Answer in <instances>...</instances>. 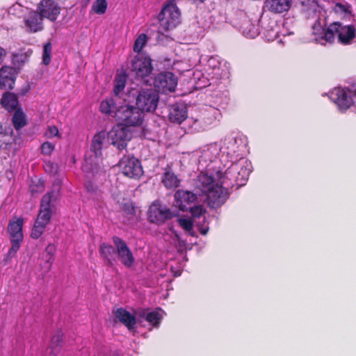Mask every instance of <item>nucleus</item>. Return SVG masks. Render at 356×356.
<instances>
[{"mask_svg": "<svg viewBox=\"0 0 356 356\" xmlns=\"http://www.w3.org/2000/svg\"><path fill=\"white\" fill-rule=\"evenodd\" d=\"M47 47V52H51V43L49 42H46V48Z\"/></svg>", "mask_w": 356, "mask_h": 356, "instance_id": "nucleus-50", "label": "nucleus"}, {"mask_svg": "<svg viewBox=\"0 0 356 356\" xmlns=\"http://www.w3.org/2000/svg\"><path fill=\"white\" fill-rule=\"evenodd\" d=\"M44 213H43L42 211H40L31 232L33 238H38L42 234L44 230Z\"/></svg>", "mask_w": 356, "mask_h": 356, "instance_id": "nucleus-30", "label": "nucleus"}, {"mask_svg": "<svg viewBox=\"0 0 356 356\" xmlns=\"http://www.w3.org/2000/svg\"><path fill=\"white\" fill-rule=\"evenodd\" d=\"M159 101L158 92L152 88L140 89L136 97V105L143 112L153 113L157 108Z\"/></svg>", "mask_w": 356, "mask_h": 356, "instance_id": "nucleus-5", "label": "nucleus"}, {"mask_svg": "<svg viewBox=\"0 0 356 356\" xmlns=\"http://www.w3.org/2000/svg\"><path fill=\"white\" fill-rule=\"evenodd\" d=\"M1 104L8 111L17 109L18 104L17 97L13 93H6L1 99Z\"/></svg>", "mask_w": 356, "mask_h": 356, "instance_id": "nucleus-31", "label": "nucleus"}, {"mask_svg": "<svg viewBox=\"0 0 356 356\" xmlns=\"http://www.w3.org/2000/svg\"><path fill=\"white\" fill-rule=\"evenodd\" d=\"M115 316L129 330H133L136 324L135 316L122 307L117 309Z\"/></svg>", "mask_w": 356, "mask_h": 356, "instance_id": "nucleus-24", "label": "nucleus"}, {"mask_svg": "<svg viewBox=\"0 0 356 356\" xmlns=\"http://www.w3.org/2000/svg\"><path fill=\"white\" fill-rule=\"evenodd\" d=\"M162 319L161 315L157 311H152L147 313L146 321L154 327H159Z\"/></svg>", "mask_w": 356, "mask_h": 356, "instance_id": "nucleus-34", "label": "nucleus"}, {"mask_svg": "<svg viewBox=\"0 0 356 356\" xmlns=\"http://www.w3.org/2000/svg\"><path fill=\"white\" fill-rule=\"evenodd\" d=\"M42 58L43 59H44V54L42 55Z\"/></svg>", "mask_w": 356, "mask_h": 356, "instance_id": "nucleus-53", "label": "nucleus"}, {"mask_svg": "<svg viewBox=\"0 0 356 356\" xmlns=\"http://www.w3.org/2000/svg\"><path fill=\"white\" fill-rule=\"evenodd\" d=\"M189 211L193 218H200L206 210L202 205H197L191 207Z\"/></svg>", "mask_w": 356, "mask_h": 356, "instance_id": "nucleus-41", "label": "nucleus"}, {"mask_svg": "<svg viewBox=\"0 0 356 356\" xmlns=\"http://www.w3.org/2000/svg\"><path fill=\"white\" fill-rule=\"evenodd\" d=\"M338 22H333L327 28L323 30L322 35L320 40H324L325 42L332 43L337 35Z\"/></svg>", "mask_w": 356, "mask_h": 356, "instance_id": "nucleus-27", "label": "nucleus"}, {"mask_svg": "<svg viewBox=\"0 0 356 356\" xmlns=\"http://www.w3.org/2000/svg\"><path fill=\"white\" fill-rule=\"evenodd\" d=\"M112 239L116 249V254L122 264L127 268H131L135 263V258L126 242L117 236H113Z\"/></svg>", "mask_w": 356, "mask_h": 356, "instance_id": "nucleus-11", "label": "nucleus"}, {"mask_svg": "<svg viewBox=\"0 0 356 356\" xmlns=\"http://www.w3.org/2000/svg\"><path fill=\"white\" fill-rule=\"evenodd\" d=\"M207 232H208V229H201L200 230V232L202 234H203V235L207 234Z\"/></svg>", "mask_w": 356, "mask_h": 356, "instance_id": "nucleus-51", "label": "nucleus"}, {"mask_svg": "<svg viewBox=\"0 0 356 356\" xmlns=\"http://www.w3.org/2000/svg\"><path fill=\"white\" fill-rule=\"evenodd\" d=\"M38 10L39 13H32L30 16L25 19L27 29L32 32H36L42 29L43 8H42V6H40Z\"/></svg>", "mask_w": 356, "mask_h": 356, "instance_id": "nucleus-22", "label": "nucleus"}, {"mask_svg": "<svg viewBox=\"0 0 356 356\" xmlns=\"http://www.w3.org/2000/svg\"><path fill=\"white\" fill-rule=\"evenodd\" d=\"M147 312H146L145 310H140V311H138L136 314V323H141L143 321V320H145L146 321V316H147Z\"/></svg>", "mask_w": 356, "mask_h": 356, "instance_id": "nucleus-42", "label": "nucleus"}, {"mask_svg": "<svg viewBox=\"0 0 356 356\" xmlns=\"http://www.w3.org/2000/svg\"><path fill=\"white\" fill-rule=\"evenodd\" d=\"M178 224L191 236H193V222L190 218H180L177 220Z\"/></svg>", "mask_w": 356, "mask_h": 356, "instance_id": "nucleus-37", "label": "nucleus"}, {"mask_svg": "<svg viewBox=\"0 0 356 356\" xmlns=\"http://www.w3.org/2000/svg\"><path fill=\"white\" fill-rule=\"evenodd\" d=\"M226 174L227 172L223 173L221 171H218L216 172L217 182L205 193L207 204L211 209L220 207L228 198L227 190L222 186Z\"/></svg>", "mask_w": 356, "mask_h": 356, "instance_id": "nucleus-3", "label": "nucleus"}, {"mask_svg": "<svg viewBox=\"0 0 356 356\" xmlns=\"http://www.w3.org/2000/svg\"><path fill=\"white\" fill-rule=\"evenodd\" d=\"M121 209L127 215L134 216L136 214V207L131 202H127L122 204Z\"/></svg>", "mask_w": 356, "mask_h": 356, "instance_id": "nucleus-39", "label": "nucleus"}, {"mask_svg": "<svg viewBox=\"0 0 356 356\" xmlns=\"http://www.w3.org/2000/svg\"><path fill=\"white\" fill-rule=\"evenodd\" d=\"M143 119L144 113L137 106H121L115 111V120L127 128L140 125Z\"/></svg>", "mask_w": 356, "mask_h": 356, "instance_id": "nucleus-2", "label": "nucleus"}, {"mask_svg": "<svg viewBox=\"0 0 356 356\" xmlns=\"http://www.w3.org/2000/svg\"><path fill=\"white\" fill-rule=\"evenodd\" d=\"M60 8L53 0H46V18L54 22L60 14Z\"/></svg>", "mask_w": 356, "mask_h": 356, "instance_id": "nucleus-26", "label": "nucleus"}, {"mask_svg": "<svg viewBox=\"0 0 356 356\" xmlns=\"http://www.w3.org/2000/svg\"><path fill=\"white\" fill-rule=\"evenodd\" d=\"M55 149V145L52 143L46 141V154H51Z\"/></svg>", "mask_w": 356, "mask_h": 356, "instance_id": "nucleus-46", "label": "nucleus"}, {"mask_svg": "<svg viewBox=\"0 0 356 356\" xmlns=\"http://www.w3.org/2000/svg\"><path fill=\"white\" fill-rule=\"evenodd\" d=\"M63 337L62 332L57 331L51 339L50 348L51 349V353L54 355H56L61 350Z\"/></svg>", "mask_w": 356, "mask_h": 356, "instance_id": "nucleus-32", "label": "nucleus"}, {"mask_svg": "<svg viewBox=\"0 0 356 356\" xmlns=\"http://www.w3.org/2000/svg\"><path fill=\"white\" fill-rule=\"evenodd\" d=\"M131 138L132 134L130 129L119 123L114 126L108 134V141L119 150L126 149L127 143Z\"/></svg>", "mask_w": 356, "mask_h": 356, "instance_id": "nucleus-7", "label": "nucleus"}, {"mask_svg": "<svg viewBox=\"0 0 356 356\" xmlns=\"http://www.w3.org/2000/svg\"><path fill=\"white\" fill-rule=\"evenodd\" d=\"M107 6L106 0H96L92 6L91 10L96 14L103 15L106 11Z\"/></svg>", "mask_w": 356, "mask_h": 356, "instance_id": "nucleus-35", "label": "nucleus"}, {"mask_svg": "<svg viewBox=\"0 0 356 356\" xmlns=\"http://www.w3.org/2000/svg\"><path fill=\"white\" fill-rule=\"evenodd\" d=\"M337 35L340 43L343 44H348L350 41L355 37V29L353 25L343 26L341 23L338 22Z\"/></svg>", "mask_w": 356, "mask_h": 356, "instance_id": "nucleus-20", "label": "nucleus"}, {"mask_svg": "<svg viewBox=\"0 0 356 356\" xmlns=\"http://www.w3.org/2000/svg\"><path fill=\"white\" fill-rule=\"evenodd\" d=\"M24 219L20 217H13L9 222L8 232L13 243L10 252H17L19 248V243L23 239L22 226Z\"/></svg>", "mask_w": 356, "mask_h": 356, "instance_id": "nucleus-12", "label": "nucleus"}, {"mask_svg": "<svg viewBox=\"0 0 356 356\" xmlns=\"http://www.w3.org/2000/svg\"><path fill=\"white\" fill-rule=\"evenodd\" d=\"M197 193L189 191L178 190L175 193L174 197L176 205L181 211H187L188 206L197 200Z\"/></svg>", "mask_w": 356, "mask_h": 356, "instance_id": "nucleus-15", "label": "nucleus"}, {"mask_svg": "<svg viewBox=\"0 0 356 356\" xmlns=\"http://www.w3.org/2000/svg\"><path fill=\"white\" fill-rule=\"evenodd\" d=\"M187 108L184 104H173L169 113V120L173 123L181 124L187 118Z\"/></svg>", "mask_w": 356, "mask_h": 356, "instance_id": "nucleus-23", "label": "nucleus"}, {"mask_svg": "<svg viewBox=\"0 0 356 356\" xmlns=\"http://www.w3.org/2000/svg\"><path fill=\"white\" fill-rule=\"evenodd\" d=\"M154 85L163 92H173L177 85V80L172 72H161L154 77Z\"/></svg>", "mask_w": 356, "mask_h": 356, "instance_id": "nucleus-13", "label": "nucleus"}, {"mask_svg": "<svg viewBox=\"0 0 356 356\" xmlns=\"http://www.w3.org/2000/svg\"><path fill=\"white\" fill-rule=\"evenodd\" d=\"M180 12L176 0H168L158 15L160 27L165 31L175 28L179 23Z\"/></svg>", "mask_w": 356, "mask_h": 356, "instance_id": "nucleus-4", "label": "nucleus"}, {"mask_svg": "<svg viewBox=\"0 0 356 356\" xmlns=\"http://www.w3.org/2000/svg\"><path fill=\"white\" fill-rule=\"evenodd\" d=\"M330 98L341 111H346L353 104L351 95L343 88H334L331 92Z\"/></svg>", "mask_w": 356, "mask_h": 356, "instance_id": "nucleus-14", "label": "nucleus"}, {"mask_svg": "<svg viewBox=\"0 0 356 356\" xmlns=\"http://www.w3.org/2000/svg\"><path fill=\"white\" fill-rule=\"evenodd\" d=\"M51 60V52H47V48L46 49V65H47Z\"/></svg>", "mask_w": 356, "mask_h": 356, "instance_id": "nucleus-47", "label": "nucleus"}, {"mask_svg": "<svg viewBox=\"0 0 356 356\" xmlns=\"http://www.w3.org/2000/svg\"><path fill=\"white\" fill-rule=\"evenodd\" d=\"M292 0H265L264 8L270 13L281 14L291 7Z\"/></svg>", "mask_w": 356, "mask_h": 356, "instance_id": "nucleus-17", "label": "nucleus"}, {"mask_svg": "<svg viewBox=\"0 0 356 356\" xmlns=\"http://www.w3.org/2000/svg\"><path fill=\"white\" fill-rule=\"evenodd\" d=\"M163 173L161 177V183L168 189H174L179 187L180 180L175 175L170 165L168 164L163 169Z\"/></svg>", "mask_w": 356, "mask_h": 356, "instance_id": "nucleus-19", "label": "nucleus"}, {"mask_svg": "<svg viewBox=\"0 0 356 356\" xmlns=\"http://www.w3.org/2000/svg\"><path fill=\"white\" fill-rule=\"evenodd\" d=\"M250 173V170L247 168L246 167L243 169V168H241V170L238 171V175H242V180H247L248 178V176Z\"/></svg>", "mask_w": 356, "mask_h": 356, "instance_id": "nucleus-44", "label": "nucleus"}, {"mask_svg": "<svg viewBox=\"0 0 356 356\" xmlns=\"http://www.w3.org/2000/svg\"><path fill=\"white\" fill-rule=\"evenodd\" d=\"M147 41V36L145 33L140 34L134 42V51L140 53L145 46Z\"/></svg>", "mask_w": 356, "mask_h": 356, "instance_id": "nucleus-36", "label": "nucleus"}, {"mask_svg": "<svg viewBox=\"0 0 356 356\" xmlns=\"http://www.w3.org/2000/svg\"><path fill=\"white\" fill-rule=\"evenodd\" d=\"M13 122L15 129H20L26 124V117L21 109H15Z\"/></svg>", "mask_w": 356, "mask_h": 356, "instance_id": "nucleus-33", "label": "nucleus"}, {"mask_svg": "<svg viewBox=\"0 0 356 356\" xmlns=\"http://www.w3.org/2000/svg\"><path fill=\"white\" fill-rule=\"evenodd\" d=\"M214 179L215 178L207 172H200L195 180V189L205 193L216 184H214Z\"/></svg>", "mask_w": 356, "mask_h": 356, "instance_id": "nucleus-21", "label": "nucleus"}, {"mask_svg": "<svg viewBox=\"0 0 356 356\" xmlns=\"http://www.w3.org/2000/svg\"><path fill=\"white\" fill-rule=\"evenodd\" d=\"M119 107H117L115 100L113 98L102 101L100 104V111L102 113L112 115L115 119V111Z\"/></svg>", "mask_w": 356, "mask_h": 356, "instance_id": "nucleus-28", "label": "nucleus"}, {"mask_svg": "<svg viewBox=\"0 0 356 356\" xmlns=\"http://www.w3.org/2000/svg\"><path fill=\"white\" fill-rule=\"evenodd\" d=\"M56 251V250L54 245L49 244L46 247V263H51L54 261Z\"/></svg>", "mask_w": 356, "mask_h": 356, "instance_id": "nucleus-40", "label": "nucleus"}, {"mask_svg": "<svg viewBox=\"0 0 356 356\" xmlns=\"http://www.w3.org/2000/svg\"><path fill=\"white\" fill-rule=\"evenodd\" d=\"M248 27H250V30L248 32H245V31H243V33L247 36V37H249V38H254L256 35H257V31H252L251 29H253V26L250 24V23H248Z\"/></svg>", "mask_w": 356, "mask_h": 356, "instance_id": "nucleus-45", "label": "nucleus"}, {"mask_svg": "<svg viewBox=\"0 0 356 356\" xmlns=\"http://www.w3.org/2000/svg\"><path fill=\"white\" fill-rule=\"evenodd\" d=\"M308 4L311 6H316L317 5V0H308Z\"/></svg>", "mask_w": 356, "mask_h": 356, "instance_id": "nucleus-49", "label": "nucleus"}, {"mask_svg": "<svg viewBox=\"0 0 356 356\" xmlns=\"http://www.w3.org/2000/svg\"><path fill=\"white\" fill-rule=\"evenodd\" d=\"M337 6H339V8H343V6L341 3H338Z\"/></svg>", "mask_w": 356, "mask_h": 356, "instance_id": "nucleus-52", "label": "nucleus"}, {"mask_svg": "<svg viewBox=\"0 0 356 356\" xmlns=\"http://www.w3.org/2000/svg\"><path fill=\"white\" fill-rule=\"evenodd\" d=\"M86 188L88 192L91 193H95L98 191L97 186L90 181L86 182Z\"/></svg>", "mask_w": 356, "mask_h": 356, "instance_id": "nucleus-43", "label": "nucleus"}, {"mask_svg": "<svg viewBox=\"0 0 356 356\" xmlns=\"http://www.w3.org/2000/svg\"><path fill=\"white\" fill-rule=\"evenodd\" d=\"M104 139L105 133L104 131L98 132L93 136L90 149L94 152L96 157L102 156V149Z\"/></svg>", "mask_w": 356, "mask_h": 356, "instance_id": "nucleus-25", "label": "nucleus"}, {"mask_svg": "<svg viewBox=\"0 0 356 356\" xmlns=\"http://www.w3.org/2000/svg\"><path fill=\"white\" fill-rule=\"evenodd\" d=\"M220 112L218 109L210 107L201 111L196 118H191L189 123L191 129L195 132H202L210 129L217 121Z\"/></svg>", "mask_w": 356, "mask_h": 356, "instance_id": "nucleus-6", "label": "nucleus"}, {"mask_svg": "<svg viewBox=\"0 0 356 356\" xmlns=\"http://www.w3.org/2000/svg\"><path fill=\"white\" fill-rule=\"evenodd\" d=\"M99 252L101 259L106 266L108 267L113 266L116 257L115 247L114 248L110 244L103 243L99 245Z\"/></svg>", "mask_w": 356, "mask_h": 356, "instance_id": "nucleus-18", "label": "nucleus"}, {"mask_svg": "<svg viewBox=\"0 0 356 356\" xmlns=\"http://www.w3.org/2000/svg\"><path fill=\"white\" fill-rule=\"evenodd\" d=\"M152 62V60L149 56L138 54L131 61V71L138 78L144 79L149 76L152 72L153 66Z\"/></svg>", "mask_w": 356, "mask_h": 356, "instance_id": "nucleus-9", "label": "nucleus"}, {"mask_svg": "<svg viewBox=\"0 0 356 356\" xmlns=\"http://www.w3.org/2000/svg\"><path fill=\"white\" fill-rule=\"evenodd\" d=\"M17 72L9 66H3L0 69V88L3 90L12 89Z\"/></svg>", "mask_w": 356, "mask_h": 356, "instance_id": "nucleus-16", "label": "nucleus"}, {"mask_svg": "<svg viewBox=\"0 0 356 356\" xmlns=\"http://www.w3.org/2000/svg\"><path fill=\"white\" fill-rule=\"evenodd\" d=\"M122 172L129 178L139 179L143 175L140 161L130 156H124L119 162Z\"/></svg>", "mask_w": 356, "mask_h": 356, "instance_id": "nucleus-10", "label": "nucleus"}, {"mask_svg": "<svg viewBox=\"0 0 356 356\" xmlns=\"http://www.w3.org/2000/svg\"><path fill=\"white\" fill-rule=\"evenodd\" d=\"M50 175L53 176L54 180L50 191L46 194L47 201L46 202V225L50 220L52 215L56 212V204L60 196L61 181L58 175V165L57 163L49 162L47 165Z\"/></svg>", "mask_w": 356, "mask_h": 356, "instance_id": "nucleus-1", "label": "nucleus"}, {"mask_svg": "<svg viewBox=\"0 0 356 356\" xmlns=\"http://www.w3.org/2000/svg\"><path fill=\"white\" fill-rule=\"evenodd\" d=\"M127 75L124 72L118 73L115 77V85L113 88L114 94L118 96L124 89L127 84Z\"/></svg>", "mask_w": 356, "mask_h": 356, "instance_id": "nucleus-29", "label": "nucleus"}, {"mask_svg": "<svg viewBox=\"0 0 356 356\" xmlns=\"http://www.w3.org/2000/svg\"><path fill=\"white\" fill-rule=\"evenodd\" d=\"M5 55V51L1 47H0V63L3 61Z\"/></svg>", "mask_w": 356, "mask_h": 356, "instance_id": "nucleus-48", "label": "nucleus"}, {"mask_svg": "<svg viewBox=\"0 0 356 356\" xmlns=\"http://www.w3.org/2000/svg\"><path fill=\"white\" fill-rule=\"evenodd\" d=\"M46 137L56 138L59 140L61 138V134H60L57 127L54 125H49L46 129Z\"/></svg>", "mask_w": 356, "mask_h": 356, "instance_id": "nucleus-38", "label": "nucleus"}, {"mask_svg": "<svg viewBox=\"0 0 356 356\" xmlns=\"http://www.w3.org/2000/svg\"><path fill=\"white\" fill-rule=\"evenodd\" d=\"M177 215L166 206H163L159 201L154 202L149 207L148 220L150 222L160 225Z\"/></svg>", "mask_w": 356, "mask_h": 356, "instance_id": "nucleus-8", "label": "nucleus"}]
</instances>
